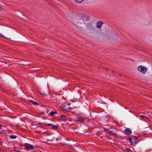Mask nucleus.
<instances>
[{
  "label": "nucleus",
  "mask_w": 152,
  "mask_h": 152,
  "mask_svg": "<svg viewBox=\"0 0 152 152\" xmlns=\"http://www.w3.org/2000/svg\"><path fill=\"white\" fill-rule=\"evenodd\" d=\"M62 109L64 110L69 112L71 111V108L70 104L68 102L65 103L61 106Z\"/></svg>",
  "instance_id": "nucleus-1"
},
{
  "label": "nucleus",
  "mask_w": 152,
  "mask_h": 152,
  "mask_svg": "<svg viewBox=\"0 0 152 152\" xmlns=\"http://www.w3.org/2000/svg\"><path fill=\"white\" fill-rule=\"evenodd\" d=\"M95 26L92 22L88 23L86 26V28L88 30L96 32V31L95 29Z\"/></svg>",
  "instance_id": "nucleus-2"
},
{
  "label": "nucleus",
  "mask_w": 152,
  "mask_h": 152,
  "mask_svg": "<svg viewBox=\"0 0 152 152\" xmlns=\"http://www.w3.org/2000/svg\"><path fill=\"white\" fill-rule=\"evenodd\" d=\"M128 140L131 143L133 144L137 142L138 138L137 137H129L128 138Z\"/></svg>",
  "instance_id": "nucleus-3"
},
{
  "label": "nucleus",
  "mask_w": 152,
  "mask_h": 152,
  "mask_svg": "<svg viewBox=\"0 0 152 152\" xmlns=\"http://www.w3.org/2000/svg\"><path fill=\"white\" fill-rule=\"evenodd\" d=\"M81 19L84 21H87L90 20V18L88 15L83 14L81 15Z\"/></svg>",
  "instance_id": "nucleus-4"
},
{
  "label": "nucleus",
  "mask_w": 152,
  "mask_h": 152,
  "mask_svg": "<svg viewBox=\"0 0 152 152\" xmlns=\"http://www.w3.org/2000/svg\"><path fill=\"white\" fill-rule=\"evenodd\" d=\"M138 70L143 74L145 73L147 71L146 68L141 65L139 66H138Z\"/></svg>",
  "instance_id": "nucleus-5"
},
{
  "label": "nucleus",
  "mask_w": 152,
  "mask_h": 152,
  "mask_svg": "<svg viewBox=\"0 0 152 152\" xmlns=\"http://www.w3.org/2000/svg\"><path fill=\"white\" fill-rule=\"evenodd\" d=\"M24 145L25 146L26 149L28 150H32L34 148L33 145L28 143H25L24 144Z\"/></svg>",
  "instance_id": "nucleus-6"
},
{
  "label": "nucleus",
  "mask_w": 152,
  "mask_h": 152,
  "mask_svg": "<svg viewBox=\"0 0 152 152\" xmlns=\"http://www.w3.org/2000/svg\"><path fill=\"white\" fill-rule=\"evenodd\" d=\"M124 133L126 135L129 136L132 133L131 130L129 128H126L124 130Z\"/></svg>",
  "instance_id": "nucleus-7"
},
{
  "label": "nucleus",
  "mask_w": 152,
  "mask_h": 152,
  "mask_svg": "<svg viewBox=\"0 0 152 152\" xmlns=\"http://www.w3.org/2000/svg\"><path fill=\"white\" fill-rule=\"evenodd\" d=\"M103 23L101 21H100L97 23L96 25V27H98L99 28H100L102 26Z\"/></svg>",
  "instance_id": "nucleus-8"
},
{
  "label": "nucleus",
  "mask_w": 152,
  "mask_h": 152,
  "mask_svg": "<svg viewBox=\"0 0 152 152\" xmlns=\"http://www.w3.org/2000/svg\"><path fill=\"white\" fill-rule=\"evenodd\" d=\"M60 117L62 119V121H65L66 120V118L65 115H61Z\"/></svg>",
  "instance_id": "nucleus-9"
},
{
  "label": "nucleus",
  "mask_w": 152,
  "mask_h": 152,
  "mask_svg": "<svg viewBox=\"0 0 152 152\" xmlns=\"http://www.w3.org/2000/svg\"><path fill=\"white\" fill-rule=\"evenodd\" d=\"M57 113V112L56 111H51L50 113L49 114L51 116H53L55 114H56Z\"/></svg>",
  "instance_id": "nucleus-10"
},
{
  "label": "nucleus",
  "mask_w": 152,
  "mask_h": 152,
  "mask_svg": "<svg viewBox=\"0 0 152 152\" xmlns=\"http://www.w3.org/2000/svg\"><path fill=\"white\" fill-rule=\"evenodd\" d=\"M29 101L30 102L32 103L34 105H38V104L36 102L33 101L32 100H30Z\"/></svg>",
  "instance_id": "nucleus-11"
},
{
  "label": "nucleus",
  "mask_w": 152,
  "mask_h": 152,
  "mask_svg": "<svg viewBox=\"0 0 152 152\" xmlns=\"http://www.w3.org/2000/svg\"><path fill=\"white\" fill-rule=\"evenodd\" d=\"M78 121L79 122L83 123L84 122V119L83 118H79Z\"/></svg>",
  "instance_id": "nucleus-12"
},
{
  "label": "nucleus",
  "mask_w": 152,
  "mask_h": 152,
  "mask_svg": "<svg viewBox=\"0 0 152 152\" xmlns=\"http://www.w3.org/2000/svg\"><path fill=\"white\" fill-rule=\"evenodd\" d=\"M75 1L78 3H82L84 0H75Z\"/></svg>",
  "instance_id": "nucleus-13"
},
{
  "label": "nucleus",
  "mask_w": 152,
  "mask_h": 152,
  "mask_svg": "<svg viewBox=\"0 0 152 152\" xmlns=\"http://www.w3.org/2000/svg\"><path fill=\"white\" fill-rule=\"evenodd\" d=\"M52 128L53 129H57L58 128V126L57 125H53L52 126Z\"/></svg>",
  "instance_id": "nucleus-14"
},
{
  "label": "nucleus",
  "mask_w": 152,
  "mask_h": 152,
  "mask_svg": "<svg viewBox=\"0 0 152 152\" xmlns=\"http://www.w3.org/2000/svg\"><path fill=\"white\" fill-rule=\"evenodd\" d=\"M10 138L12 139H14L16 138V136L15 135H11L10 136Z\"/></svg>",
  "instance_id": "nucleus-15"
},
{
  "label": "nucleus",
  "mask_w": 152,
  "mask_h": 152,
  "mask_svg": "<svg viewBox=\"0 0 152 152\" xmlns=\"http://www.w3.org/2000/svg\"><path fill=\"white\" fill-rule=\"evenodd\" d=\"M140 117L142 118L145 120H146L147 119V118L144 115H140Z\"/></svg>",
  "instance_id": "nucleus-16"
},
{
  "label": "nucleus",
  "mask_w": 152,
  "mask_h": 152,
  "mask_svg": "<svg viewBox=\"0 0 152 152\" xmlns=\"http://www.w3.org/2000/svg\"><path fill=\"white\" fill-rule=\"evenodd\" d=\"M110 132L113 135H114V136H117L116 134L113 132H112V131H111Z\"/></svg>",
  "instance_id": "nucleus-17"
},
{
  "label": "nucleus",
  "mask_w": 152,
  "mask_h": 152,
  "mask_svg": "<svg viewBox=\"0 0 152 152\" xmlns=\"http://www.w3.org/2000/svg\"><path fill=\"white\" fill-rule=\"evenodd\" d=\"M46 124L48 126H52L53 125L52 124Z\"/></svg>",
  "instance_id": "nucleus-18"
},
{
  "label": "nucleus",
  "mask_w": 152,
  "mask_h": 152,
  "mask_svg": "<svg viewBox=\"0 0 152 152\" xmlns=\"http://www.w3.org/2000/svg\"><path fill=\"white\" fill-rule=\"evenodd\" d=\"M0 36L3 37H4V36L1 34H0Z\"/></svg>",
  "instance_id": "nucleus-19"
},
{
  "label": "nucleus",
  "mask_w": 152,
  "mask_h": 152,
  "mask_svg": "<svg viewBox=\"0 0 152 152\" xmlns=\"http://www.w3.org/2000/svg\"><path fill=\"white\" fill-rule=\"evenodd\" d=\"M2 10V8L0 7V11Z\"/></svg>",
  "instance_id": "nucleus-20"
},
{
  "label": "nucleus",
  "mask_w": 152,
  "mask_h": 152,
  "mask_svg": "<svg viewBox=\"0 0 152 152\" xmlns=\"http://www.w3.org/2000/svg\"><path fill=\"white\" fill-rule=\"evenodd\" d=\"M3 126H2L0 124V127H3Z\"/></svg>",
  "instance_id": "nucleus-21"
},
{
  "label": "nucleus",
  "mask_w": 152,
  "mask_h": 152,
  "mask_svg": "<svg viewBox=\"0 0 152 152\" xmlns=\"http://www.w3.org/2000/svg\"><path fill=\"white\" fill-rule=\"evenodd\" d=\"M16 152H22L20 151H16Z\"/></svg>",
  "instance_id": "nucleus-22"
},
{
  "label": "nucleus",
  "mask_w": 152,
  "mask_h": 152,
  "mask_svg": "<svg viewBox=\"0 0 152 152\" xmlns=\"http://www.w3.org/2000/svg\"><path fill=\"white\" fill-rule=\"evenodd\" d=\"M126 150L127 151H129V149L128 148H127V149H126Z\"/></svg>",
  "instance_id": "nucleus-23"
},
{
  "label": "nucleus",
  "mask_w": 152,
  "mask_h": 152,
  "mask_svg": "<svg viewBox=\"0 0 152 152\" xmlns=\"http://www.w3.org/2000/svg\"><path fill=\"white\" fill-rule=\"evenodd\" d=\"M1 134V131H0V135Z\"/></svg>",
  "instance_id": "nucleus-24"
},
{
  "label": "nucleus",
  "mask_w": 152,
  "mask_h": 152,
  "mask_svg": "<svg viewBox=\"0 0 152 152\" xmlns=\"http://www.w3.org/2000/svg\"><path fill=\"white\" fill-rule=\"evenodd\" d=\"M104 130L105 131H107V130H105V129H104Z\"/></svg>",
  "instance_id": "nucleus-25"
},
{
  "label": "nucleus",
  "mask_w": 152,
  "mask_h": 152,
  "mask_svg": "<svg viewBox=\"0 0 152 152\" xmlns=\"http://www.w3.org/2000/svg\"><path fill=\"white\" fill-rule=\"evenodd\" d=\"M41 124V123H39V124Z\"/></svg>",
  "instance_id": "nucleus-26"
}]
</instances>
